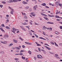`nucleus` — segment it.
Returning a JSON list of instances; mask_svg holds the SVG:
<instances>
[{"mask_svg":"<svg viewBox=\"0 0 62 62\" xmlns=\"http://www.w3.org/2000/svg\"><path fill=\"white\" fill-rule=\"evenodd\" d=\"M6 28H7V29H10V28H9V27L8 26H6Z\"/></svg>","mask_w":62,"mask_h":62,"instance_id":"a878e982","label":"nucleus"},{"mask_svg":"<svg viewBox=\"0 0 62 62\" xmlns=\"http://www.w3.org/2000/svg\"><path fill=\"white\" fill-rule=\"evenodd\" d=\"M35 36H36V38H38V36L37 35H36H36H35Z\"/></svg>","mask_w":62,"mask_h":62,"instance_id":"052dcab7","label":"nucleus"},{"mask_svg":"<svg viewBox=\"0 0 62 62\" xmlns=\"http://www.w3.org/2000/svg\"><path fill=\"white\" fill-rule=\"evenodd\" d=\"M0 30H1L2 31H3V32L5 31H4V30L3 29H2V28H0Z\"/></svg>","mask_w":62,"mask_h":62,"instance_id":"393cba45","label":"nucleus"},{"mask_svg":"<svg viewBox=\"0 0 62 62\" xmlns=\"http://www.w3.org/2000/svg\"><path fill=\"white\" fill-rule=\"evenodd\" d=\"M28 53H29V54H31V51H29L28 52Z\"/></svg>","mask_w":62,"mask_h":62,"instance_id":"2f4dec72","label":"nucleus"},{"mask_svg":"<svg viewBox=\"0 0 62 62\" xmlns=\"http://www.w3.org/2000/svg\"><path fill=\"white\" fill-rule=\"evenodd\" d=\"M22 24H23V25H25V24H25V23H22Z\"/></svg>","mask_w":62,"mask_h":62,"instance_id":"58836bf2","label":"nucleus"},{"mask_svg":"<svg viewBox=\"0 0 62 62\" xmlns=\"http://www.w3.org/2000/svg\"><path fill=\"white\" fill-rule=\"evenodd\" d=\"M21 28H22V29L24 28L23 27V26H20Z\"/></svg>","mask_w":62,"mask_h":62,"instance_id":"8fccbe9b","label":"nucleus"},{"mask_svg":"<svg viewBox=\"0 0 62 62\" xmlns=\"http://www.w3.org/2000/svg\"><path fill=\"white\" fill-rule=\"evenodd\" d=\"M51 43L52 44H53V45H54V43L52 42H51Z\"/></svg>","mask_w":62,"mask_h":62,"instance_id":"4c0bfd02","label":"nucleus"},{"mask_svg":"<svg viewBox=\"0 0 62 62\" xmlns=\"http://www.w3.org/2000/svg\"><path fill=\"white\" fill-rule=\"evenodd\" d=\"M33 9H34V10H36V8H35V7H33Z\"/></svg>","mask_w":62,"mask_h":62,"instance_id":"f704fd0d","label":"nucleus"},{"mask_svg":"<svg viewBox=\"0 0 62 62\" xmlns=\"http://www.w3.org/2000/svg\"><path fill=\"white\" fill-rule=\"evenodd\" d=\"M12 29L13 31H11L12 32L14 33L15 34V31H16V29H15L14 28H12Z\"/></svg>","mask_w":62,"mask_h":62,"instance_id":"f03ea898","label":"nucleus"},{"mask_svg":"<svg viewBox=\"0 0 62 62\" xmlns=\"http://www.w3.org/2000/svg\"><path fill=\"white\" fill-rule=\"evenodd\" d=\"M56 11H57L56 12V14L57 15V14H58V10H57Z\"/></svg>","mask_w":62,"mask_h":62,"instance_id":"a19ab883","label":"nucleus"},{"mask_svg":"<svg viewBox=\"0 0 62 62\" xmlns=\"http://www.w3.org/2000/svg\"><path fill=\"white\" fill-rule=\"evenodd\" d=\"M14 59L15 60H19L18 58H15Z\"/></svg>","mask_w":62,"mask_h":62,"instance_id":"c85d7f7f","label":"nucleus"},{"mask_svg":"<svg viewBox=\"0 0 62 62\" xmlns=\"http://www.w3.org/2000/svg\"><path fill=\"white\" fill-rule=\"evenodd\" d=\"M35 25H39V24H38V23H35Z\"/></svg>","mask_w":62,"mask_h":62,"instance_id":"3c124183","label":"nucleus"},{"mask_svg":"<svg viewBox=\"0 0 62 62\" xmlns=\"http://www.w3.org/2000/svg\"><path fill=\"white\" fill-rule=\"evenodd\" d=\"M2 54H4V51H1V52H0Z\"/></svg>","mask_w":62,"mask_h":62,"instance_id":"c756f323","label":"nucleus"},{"mask_svg":"<svg viewBox=\"0 0 62 62\" xmlns=\"http://www.w3.org/2000/svg\"><path fill=\"white\" fill-rule=\"evenodd\" d=\"M48 16L50 17H54V15H50L49 14L48 15Z\"/></svg>","mask_w":62,"mask_h":62,"instance_id":"6e6552de","label":"nucleus"},{"mask_svg":"<svg viewBox=\"0 0 62 62\" xmlns=\"http://www.w3.org/2000/svg\"><path fill=\"white\" fill-rule=\"evenodd\" d=\"M37 46H41V45L39 44H37Z\"/></svg>","mask_w":62,"mask_h":62,"instance_id":"5fc2aeb1","label":"nucleus"},{"mask_svg":"<svg viewBox=\"0 0 62 62\" xmlns=\"http://www.w3.org/2000/svg\"><path fill=\"white\" fill-rule=\"evenodd\" d=\"M34 7L35 8H38V6H37V5L35 6Z\"/></svg>","mask_w":62,"mask_h":62,"instance_id":"72a5a7b5","label":"nucleus"},{"mask_svg":"<svg viewBox=\"0 0 62 62\" xmlns=\"http://www.w3.org/2000/svg\"><path fill=\"white\" fill-rule=\"evenodd\" d=\"M4 36L5 37H6V38H8V35H5Z\"/></svg>","mask_w":62,"mask_h":62,"instance_id":"412c9836","label":"nucleus"},{"mask_svg":"<svg viewBox=\"0 0 62 62\" xmlns=\"http://www.w3.org/2000/svg\"><path fill=\"white\" fill-rule=\"evenodd\" d=\"M46 23H49V24H54V23L52 22H47Z\"/></svg>","mask_w":62,"mask_h":62,"instance_id":"9b49d317","label":"nucleus"},{"mask_svg":"<svg viewBox=\"0 0 62 62\" xmlns=\"http://www.w3.org/2000/svg\"><path fill=\"white\" fill-rule=\"evenodd\" d=\"M0 42L1 43H3V44H5V43H4V42H3L1 41Z\"/></svg>","mask_w":62,"mask_h":62,"instance_id":"a18cd8bd","label":"nucleus"},{"mask_svg":"<svg viewBox=\"0 0 62 62\" xmlns=\"http://www.w3.org/2000/svg\"><path fill=\"white\" fill-rule=\"evenodd\" d=\"M44 18L46 20H47V21H48L49 20V19L48 18L46 17H44Z\"/></svg>","mask_w":62,"mask_h":62,"instance_id":"4468645a","label":"nucleus"},{"mask_svg":"<svg viewBox=\"0 0 62 62\" xmlns=\"http://www.w3.org/2000/svg\"><path fill=\"white\" fill-rule=\"evenodd\" d=\"M15 49H17V50H20V48L18 47H15Z\"/></svg>","mask_w":62,"mask_h":62,"instance_id":"1a4fd4ad","label":"nucleus"},{"mask_svg":"<svg viewBox=\"0 0 62 62\" xmlns=\"http://www.w3.org/2000/svg\"><path fill=\"white\" fill-rule=\"evenodd\" d=\"M23 54L20 53V54H19V55H22Z\"/></svg>","mask_w":62,"mask_h":62,"instance_id":"ea45409f","label":"nucleus"},{"mask_svg":"<svg viewBox=\"0 0 62 62\" xmlns=\"http://www.w3.org/2000/svg\"><path fill=\"white\" fill-rule=\"evenodd\" d=\"M13 12L11 11V14H13Z\"/></svg>","mask_w":62,"mask_h":62,"instance_id":"338daca9","label":"nucleus"},{"mask_svg":"<svg viewBox=\"0 0 62 62\" xmlns=\"http://www.w3.org/2000/svg\"><path fill=\"white\" fill-rule=\"evenodd\" d=\"M62 4H60V3L59 4V6L60 7H61H61H62Z\"/></svg>","mask_w":62,"mask_h":62,"instance_id":"e433bc0d","label":"nucleus"},{"mask_svg":"<svg viewBox=\"0 0 62 62\" xmlns=\"http://www.w3.org/2000/svg\"><path fill=\"white\" fill-rule=\"evenodd\" d=\"M55 33L57 35H58L59 34V32H57V31H55Z\"/></svg>","mask_w":62,"mask_h":62,"instance_id":"4be33fe9","label":"nucleus"},{"mask_svg":"<svg viewBox=\"0 0 62 62\" xmlns=\"http://www.w3.org/2000/svg\"><path fill=\"white\" fill-rule=\"evenodd\" d=\"M59 3H60V1L59 0H58L57 2H55V4H56L55 6L56 7H58L59 4Z\"/></svg>","mask_w":62,"mask_h":62,"instance_id":"f257e3e1","label":"nucleus"},{"mask_svg":"<svg viewBox=\"0 0 62 62\" xmlns=\"http://www.w3.org/2000/svg\"><path fill=\"white\" fill-rule=\"evenodd\" d=\"M23 52H24V50H21L20 51V53H22Z\"/></svg>","mask_w":62,"mask_h":62,"instance_id":"473e14b6","label":"nucleus"},{"mask_svg":"<svg viewBox=\"0 0 62 62\" xmlns=\"http://www.w3.org/2000/svg\"><path fill=\"white\" fill-rule=\"evenodd\" d=\"M22 59H24H24H25V57H23V56H22Z\"/></svg>","mask_w":62,"mask_h":62,"instance_id":"bb28decb","label":"nucleus"},{"mask_svg":"<svg viewBox=\"0 0 62 62\" xmlns=\"http://www.w3.org/2000/svg\"><path fill=\"white\" fill-rule=\"evenodd\" d=\"M37 57L38 58H40V59H42V58H43V57H40L39 56V55H37Z\"/></svg>","mask_w":62,"mask_h":62,"instance_id":"0eeeda50","label":"nucleus"},{"mask_svg":"<svg viewBox=\"0 0 62 62\" xmlns=\"http://www.w3.org/2000/svg\"><path fill=\"white\" fill-rule=\"evenodd\" d=\"M24 18L25 19H27L28 18L27 17V16H24Z\"/></svg>","mask_w":62,"mask_h":62,"instance_id":"f3484780","label":"nucleus"},{"mask_svg":"<svg viewBox=\"0 0 62 62\" xmlns=\"http://www.w3.org/2000/svg\"><path fill=\"white\" fill-rule=\"evenodd\" d=\"M17 0H12V2H17Z\"/></svg>","mask_w":62,"mask_h":62,"instance_id":"6ab92c4d","label":"nucleus"},{"mask_svg":"<svg viewBox=\"0 0 62 62\" xmlns=\"http://www.w3.org/2000/svg\"><path fill=\"white\" fill-rule=\"evenodd\" d=\"M45 8H49V7L48 6H46L45 7Z\"/></svg>","mask_w":62,"mask_h":62,"instance_id":"09e8293b","label":"nucleus"},{"mask_svg":"<svg viewBox=\"0 0 62 62\" xmlns=\"http://www.w3.org/2000/svg\"><path fill=\"white\" fill-rule=\"evenodd\" d=\"M1 26L3 27H5V26H4V25L3 24H2L1 25Z\"/></svg>","mask_w":62,"mask_h":62,"instance_id":"de8ad7c7","label":"nucleus"},{"mask_svg":"<svg viewBox=\"0 0 62 62\" xmlns=\"http://www.w3.org/2000/svg\"><path fill=\"white\" fill-rule=\"evenodd\" d=\"M22 47H23V48H25V46H24V45H23V46H22Z\"/></svg>","mask_w":62,"mask_h":62,"instance_id":"6e6d98bb","label":"nucleus"},{"mask_svg":"<svg viewBox=\"0 0 62 62\" xmlns=\"http://www.w3.org/2000/svg\"><path fill=\"white\" fill-rule=\"evenodd\" d=\"M54 56L55 57H56L58 59H59L60 58L59 57V56L56 54H55V55Z\"/></svg>","mask_w":62,"mask_h":62,"instance_id":"20e7f679","label":"nucleus"},{"mask_svg":"<svg viewBox=\"0 0 62 62\" xmlns=\"http://www.w3.org/2000/svg\"><path fill=\"white\" fill-rule=\"evenodd\" d=\"M2 3H3V4H6V2L5 1H3L2 2Z\"/></svg>","mask_w":62,"mask_h":62,"instance_id":"7c9ffc66","label":"nucleus"},{"mask_svg":"<svg viewBox=\"0 0 62 62\" xmlns=\"http://www.w3.org/2000/svg\"><path fill=\"white\" fill-rule=\"evenodd\" d=\"M47 29L48 30H52V28H47Z\"/></svg>","mask_w":62,"mask_h":62,"instance_id":"b1692460","label":"nucleus"},{"mask_svg":"<svg viewBox=\"0 0 62 62\" xmlns=\"http://www.w3.org/2000/svg\"><path fill=\"white\" fill-rule=\"evenodd\" d=\"M22 3L24 5V4H27V2H26L24 1L22 2Z\"/></svg>","mask_w":62,"mask_h":62,"instance_id":"f8f14e48","label":"nucleus"},{"mask_svg":"<svg viewBox=\"0 0 62 62\" xmlns=\"http://www.w3.org/2000/svg\"><path fill=\"white\" fill-rule=\"evenodd\" d=\"M55 17L56 18H59V19H62V17H59V16H55Z\"/></svg>","mask_w":62,"mask_h":62,"instance_id":"39448f33","label":"nucleus"},{"mask_svg":"<svg viewBox=\"0 0 62 62\" xmlns=\"http://www.w3.org/2000/svg\"><path fill=\"white\" fill-rule=\"evenodd\" d=\"M60 29H62V26H60Z\"/></svg>","mask_w":62,"mask_h":62,"instance_id":"774afa93","label":"nucleus"},{"mask_svg":"<svg viewBox=\"0 0 62 62\" xmlns=\"http://www.w3.org/2000/svg\"><path fill=\"white\" fill-rule=\"evenodd\" d=\"M25 22H28V20H25Z\"/></svg>","mask_w":62,"mask_h":62,"instance_id":"e2e57ef3","label":"nucleus"},{"mask_svg":"<svg viewBox=\"0 0 62 62\" xmlns=\"http://www.w3.org/2000/svg\"><path fill=\"white\" fill-rule=\"evenodd\" d=\"M13 41L15 42V43H17V41L15 40L14 39V40H13Z\"/></svg>","mask_w":62,"mask_h":62,"instance_id":"a211bd4d","label":"nucleus"},{"mask_svg":"<svg viewBox=\"0 0 62 62\" xmlns=\"http://www.w3.org/2000/svg\"><path fill=\"white\" fill-rule=\"evenodd\" d=\"M39 38L40 39H43L44 40H46L45 39H44V38H43L42 37H39Z\"/></svg>","mask_w":62,"mask_h":62,"instance_id":"5701e85b","label":"nucleus"},{"mask_svg":"<svg viewBox=\"0 0 62 62\" xmlns=\"http://www.w3.org/2000/svg\"><path fill=\"white\" fill-rule=\"evenodd\" d=\"M46 48H47V49L48 50H51V48L47 46H46Z\"/></svg>","mask_w":62,"mask_h":62,"instance_id":"dca6fc26","label":"nucleus"},{"mask_svg":"<svg viewBox=\"0 0 62 62\" xmlns=\"http://www.w3.org/2000/svg\"><path fill=\"white\" fill-rule=\"evenodd\" d=\"M44 16H45V17H47V15L44 14Z\"/></svg>","mask_w":62,"mask_h":62,"instance_id":"69168bd1","label":"nucleus"},{"mask_svg":"<svg viewBox=\"0 0 62 62\" xmlns=\"http://www.w3.org/2000/svg\"><path fill=\"white\" fill-rule=\"evenodd\" d=\"M38 50L39 51V52H40V51H41V50H40V48H38Z\"/></svg>","mask_w":62,"mask_h":62,"instance_id":"603ef678","label":"nucleus"},{"mask_svg":"<svg viewBox=\"0 0 62 62\" xmlns=\"http://www.w3.org/2000/svg\"><path fill=\"white\" fill-rule=\"evenodd\" d=\"M34 59H35V60H36V57H34Z\"/></svg>","mask_w":62,"mask_h":62,"instance_id":"680f3d73","label":"nucleus"},{"mask_svg":"<svg viewBox=\"0 0 62 62\" xmlns=\"http://www.w3.org/2000/svg\"><path fill=\"white\" fill-rule=\"evenodd\" d=\"M31 15L32 16H34V17L35 16H36V15L34 14H31Z\"/></svg>","mask_w":62,"mask_h":62,"instance_id":"c9c22d12","label":"nucleus"},{"mask_svg":"<svg viewBox=\"0 0 62 62\" xmlns=\"http://www.w3.org/2000/svg\"><path fill=\"white\" fill-rule=\"evenodd\" d=\"M12 45H13V44L11 43L8 46L9 47H10L11 46H12Z\"/></svg>","mask_w":62,"mask_h":62,"instance_id":"aec40b11","label":"nucleus"},{"mask_svg":"<svg viewBox=\"0 0 62 62\" xmlns=\"http://www.w3.org/2000/svg\"><path fill=\"white\" fill-rule=\"evenodd\" d=\"M34 1L35 2V4H36V3H37V1L36 0H34Z\"/></svg>","mask_w":62,"mask_h":62,"instance_id":"c03bdc74","label":"nucleus"},{"mask_svg":"<svg viewBox=\"0 0 62 62\" xmlns=\"http://www.w3.org/2000/svg\"><path fill=\"white\" fill-rule=\"evenodd\" d=\"M25 43L27 44H28V45H32V43L28 42H25Z\"/></svg>","mask_w":62,"mask_h":62,"instance_id":"423d86ee","label":"nucleus"},{"mask_svg":"<svg viewBox=\"0 0 62 62\" xmlns=\"http://www.w3.org/2000/svg\"><path fill=\"white\" fill-rule=\"evenodd\" d=\"M7 3H10L12 2V0H9V1H7Z\"/></svg>","mask_w":62,"mask_h":62,"instance_id":"ddd939ff","label":"nucleus"},{"mask_svg":"<svg viewBox=\"0 0 62 62\" xmlns=\"http://www.w3.org/2000/svg\"><path fill=\"white\" fill-rule=\"evenodd\" d=\"M42 6H46V3H43L42 4H41Z\"/></svg>","mask_w":62,"mask_h":62,"instance_id":"2eb2a0df","label":"nucleus"},{"mask_svg":"<svg viewBox=\"0 0 62 62\" xmlns=\"http://www.w3.org/2000/svg\"><path fill=\"white\" fill-rule=\"evenodd\" d=\"M43 52L44 53V54H46V52L44 50Z\"/></svg>","mask_w":62,"mask_h":62,"instance_id":"4d7b16f0","label":"nucleus"},{"mask_svg":"<svg viewBox=\"0 0 62 62\" xmlns=\"http://www.w3.org/2000/svg\"><path fill=\"white\" fill-rule=\"evenodd\" d=\"M41 15H43V16H44V14L42 13H41Z\"/></svg>","mask_w":62,"mask_h":62,"instance_id":"864d4df0","label":"nucleus"},{"mask_svg":"<svg viewBox=\"0 0 62 62\" xmlns=\"http://www.w3.org/2000/svg\"><path fill=\"white\" fill-rule=\"evenodd\" d=\"M29 8V7L28 6H27L25 7V9H27Z\"/></svg>","mask_w":62,"mask_h":62,"instance_id":"9d476101","label":"nucleus"},{"mask_svg":"<svg viewBox=\"0 0 62 62\" xmlns=\"http://www.w3.org/2000/svg\"><path fill=\"white\" fill-rule=\"evenodd\" d=\"M42 29L43 30H46V29H48V28L46 27H45V26H43L42 27Z\"/></svg>","mask_w":62,"mask_h":62,"instance_id":"7ed1b4c3","label":"nucleus"},{"mask_svg":"<svg viewBox=\"0 0 62 62\" xmlns=\"http://www.w3.org/2000/svg\"><path fill=\"white\" fill-rule=\"evenodd\" d=\"M59 45L61 46V45H62V43H60L59 44Z\"/></svg>","mask_w":62,"mask_h":62,"instance_id":"0e129e2a","label":"nucleus"},{"mask_svg":"<svg viewBox=\"0 0 62 62\" xmlns=\"http://www.w3.org/2000/svg\"><path fill=\"white\" fill-rule=\"evenodd\" d=\"M30 35H31V36H32V33L31 32H30Z\"/></svg>","mask_w":62,"mask_h":62,"instance_id":"13d9d810","label":"nucleus"},{"mask_svg":"<svg viewBox=\"0 0 62 62\" xmlns=\"http://www.w3.org/2000/svg\"><path fill=\"white\" fill-rule=\"evenodd\" d=\"M16 53H19V50H16Z\"/></svg>","mask_w":62,"mask_h":62,"instance_id":"37998d69","label":"nucleus"},{"mask_svg":"<svg viewBox=\"0 0 62 62\" xmlns=\"http://www.w3.org/2000/svg\"><path fill=\"white\" fill-rule=\"evenodd\" d=\"M54 44H55V46H58V45H57V44L56 43H55V42H54Z\"/></svg>","mask_w":62,"mask_h":62,"instance_id":"cd10ccee","label":"nucleus"},{"mask_svg":"<svg viewBox=\"0 0 62 62\" xmlns=\"http://www.w3.org/2000/svg\"><path fill=\"white\" fill-rule=\"evenodd\" d=\"M11 9V11H12V12H14V10H13V9Z\"/></svg>","mask_w":62,"mask_h":62,"instance_id":"79ce46f5","label":"nucleus"},{"mask_svg":"<svg viewBox=\"0 0 62 62\" xmlns=\"http://www.w3.org/2000/svg\"><path fill=\"white\" fill-rule=\"evenodd\" d=\"M38 32H39L40 33H41V31L40 30H38Z\"/></svg>","mask_w":62,"mask_h":62,"instance_id":"49530a36","label":"nucleus"},{"mask_svg":"<svg viewBox=\"0 0 62 62\" xmlns=\"http://www.w3.org/2000/svg\"><path fill=\"white\" fill-rule=\"evenodd\" d=\"M2 7H3V5H0V7H1L2 8Z\"/></svg>","mask_w":62,"mask_h":62,"instance_id":"bf43d9fd","label":"nucleus"}]
</instances>
